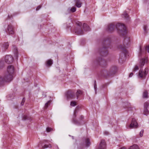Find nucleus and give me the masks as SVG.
<instances>
[{
  "label": "nucleus",
  "instance_id": "39448f33",
  "mask_svg": "<svg viewBox=\"0 0 149 149\" xmlns=\"http://www.w3.org/2000/svg\"><path fill=\"white\" fill-rule=\"evenodd\" d=\"M117 68L116 66H113L112 67L109 72L106 70H103L101 72L102 75L107 77L114 74L116 72Z\"/></svg>",
  "mask_w": 149,
  "mask_h": 149
},
{
  "label": "nucleus",
  "instance_id": "412c9836",
  "mask_svg": "<svg viewBox=\"0 0 149 149\" xmlns=\"http://www.w3.org/2000/svg\"><path fill=\"white\" fill-rule=\"evenodd\" d=\"M53 63L52 60L51 59H49L46 62V65L47 66H50Z\"/></svg>",
  "mask_w": 149,
  "mask_h": 149
},
{
  "label": "nucleus",
  "instance_id": "f8f14e48",
  "mask_svg": "<svg viewBox=\"0 0 149 149\" xmlns=\"http://www.w3.org/2000/svg\"><path fill=\"white\" fill-rule=\"evenodd\" d=\"M123 46L122 45H120L118 47V48L121 50L123 53L124 54V55L125 56L126 55H127L128 52L127 50L126 49V47L125 46V42H123Z\"/></svg>",
  "mask_w": 149,
  "mask_h": 149
},
{
  "label": "nucleus",
  "instance_id": "7c9ffc66",
  "mask_svg": "<svg viewBox=\"0 0 149 149\" xmlns=\"http://www.w3.org/2000/svg\"><path fill=\"white\" fill-rule=\"evenodd\" d=\"M4 65V61L3 60L0 61V68Z\"/></svg>",
  "mask_w": 149,
  "mask_h": 149
},
{
  "label": "nucleus",
  "instance_id": "49530a36",
  "mask_svg": "<svg viewBox=\"0 0 149 149\" xmlns=\"http://www.w3.org/2000/svg\"><path fill=\"white\" fill-rule=\"evenodd\" d=\"M132 109V108H131V107H129V108H128V110H129V109H130V110H131V109Z\"/></svg>",
  "mask_w": 149,
  "mask_h": 149
},
{
  "label": "nucleus",
  "instance_id": "864d4df0",
  "mask_svg": "<svg viewBox=\"0 0 149 149\" xmlns=\"http://www.w3.org/2000/svg\"><path fill=\"white\" fill-rule=\"evenodd\" d=\"M38 146H40V144H39L38 145Z\"/></svg>",
  "mask_w": 149,
  "mask_h": 149
},
{
  "label": "nucleus",
  "instance_id": "20e7f679",
  "mask_svg": "<svg viewBox=\"0 0 149 149\" xmlns=\"http://www.w3.org/2000/svg\"><path fill=\"white\" fill-rule=\"evenodd\" d=\"M91 144V142L89 138L84 137L81 139V142L78 145V149H83L84 146L88 147Z\"/></svg>",
  "mask_w": 149,
  "mask_h": 149
},
{
  "label": "nucleus",
  "instance_id": "f03ea898",
  "mask_svg": "<svg viewBox=\"0 0 149 149\" xmlns=\"http://www.w3.org/2000/svg\"><path fill=\"white\" fill-rule=\"evenodd\" d=\"M111 42V38L109 37H107L104 39L103 46L99 50V53L100 56H105L107 55V49L109 48L108 45H109Z\"/></svg>",
  "mask_w": 149,
  "mask_h": 149
},
{
  "label": "nucleus",
  "instance_id": "c756f323",
  "mask_svg": "<svg viewBox=\"0 0 149 149\" xmlns=\"http://www.w3.org/2000/svg\"><path fill=\"white\" fill-rule=\"evenodd\" d=\"M76 105V103L75 101H72L70 102V105L72 107H74Z\"/></svg>",
  "mask_w": 149,
  "mask_h": 149
},
{
  "label": "nucleus",
  "instance_id": "6e6552de",
  "mask_svg": "<svg viewBox=\"0 0 149 149\" xmlns=\"http://www.w3.org/2000/svg\"><path fill=\"white\" fill-rule=\"evenodd\" d=\"M95 63L97 65H99L103 68L105 67L107 65L106 61L101 58H99L97 59L95 62Z\"/></svg>",
  "mask_w": 149,
  "mask_h": 149
},
{
  "label": "nucleus",
  "instance_id": "4468645a",
  "mask_svg": "<svg viewBox=\"0 0 149 149\" xmlns=\"http://www.w3.org/2000/svg\"><path fill=\"white\" fill-rule=\"evenodd\" d=\"M138 126V124L136 119L134 118H133L129 126L131 128H137Z\"/></svg>",
  "mask_w": 149,
  "mask_h": 149
},
{
  "label": "nucleus",
  "instance_id": "5701e85b",
  "mask_svg": "<svg viewBox=\"0 0 149 149\" xmlns=\"http://www.w3.org/2000/svg\"><path fill=\"white\" fill-rule=\"evenodd\" d=\"M9 46V44L8 42H5L3 43L2 46V48L4 49H8Z\"/></svg>",
  "mask_w": 149,
  "mask_h": 149
},
{
  "label": "nucleus",
  "instance_id": "de8ad7c7",
  "mask_svg": "<svg viewBox=\"0 0 149 149\" xmlns=\"http://www.w3.org/2000/svg\"><path fill=\"white\" fill-rule=\"evenodd\" d=\"M96 84V81L95 80L94 81V84Z\"/></svg>",
  "mask_w": 149,
  "mask_h": 149
},
{
  "label": "nucleus",
  "instance_id": "dca6fc26",
  "mask_svg": "<svg viewBox=\"0 0 149 149\" xmlns=\"http://www.w3.org/2000/svg\"><path fill=\"white\" fill-rule=\"evenodd\" d=\"M148 61L147 57H145L144 58H142L140 60L139 63V66L140 68H142L145 63H147Z\"/></svg>",
  "mask_w": 149,
  "mask_h": 149
},
{
  "label": "nucleus",
  "instance_id": "7ed1b4c3",
  "mask_svg": "<svg viewBox=\"0 0 149 149\" xmlns=\"http://www.w3.org/2000/svg\"><path fill=\"white\" fill-rule=\"evenodd\" d=\"M115 28L120 35L124 36L127 33V30L124 25L120 23L115 24Z\"/></svg>",
  "mask_w": 149,
  "mask_h": 149
},
{
  "label": "nucleus",
  "instance_id": "e433bc0d",
  "mask_svg": "<svg viewBox=\"0 0 149 149\" xmlns=\"http://www.w3.org/2000/svg\"><path fill=\"white\" fill-rule=\"evenodd\" d=\"M143 130H141L140 131V135L141 137H142L143 136Z\"/></svg>",
  "mask_w": 149,
  "mask_h": 149
},
{
  "label": "nucleus",
  "instance_id": "09e8293b",
  "mask_svg": "<svg viewBox=\"0 0 149 149\" xmlns=\"http://www.w3.org/2000/svg\"><path fill=\"white\" fill-rule=\"evenodd\" d=\"M72 139H74V137L73 136H72Z\"/></svg>",
  "mask_w": 149,
  "mask_h": 149
},
{
  "label": "nucleus",
  "instance_id": "423d86ee",
  "mask_svg": "<svg viewBox=\"0 0 149 149\" xmlns=\"http://www.w3.org/2000/svg\"><path fill=\"white\" fill-rule=\"evenodd\" d=\"M76 24L77 26L76 28H74L73 29L72 28L71 29L76 34L78 35H81L83 34L84 32L81 29L82 23L80 22L77 21L76 22Z\"/></svg>",
  "mask_w": 149,
  "mask_h": 149
},
{
  "label": "nucleus",
  "instance_id": "6ab92c4d",
  "mask_svg": "<svg viewBox=\"0 0 149 149\" xmlns=\"http://www.w3.org/2000/svg\"><path fill=\"white\" fill-rule=\"evenodd\" d=\"M46 141V140H44L43 141V143H42L41 145V146L43 148H51L52 147L51 145L50 144H45L44 145V144L45 143V142Z\"/></svg>",
  "mask_w": 149,
  "mask_h": 149
},
{
  "label": "nucleus",
  "instance_id": "3c124183",
  "mask_svg": "<svg viewBox=\"0 0 149 149\" xmlns=\"http://www.w3.org/2000/svg\"><path fill=\"white\" fill-rule=\"evenodd\" d=\"M118 61H119V62H120V58H119V60H118Z\"/></svg>",
  "mask_w": 149,
  "mask_h": 149
},
{
  "label": "nucleus",
  "instance_id": "4be33fe9",
  "mask_svg": "<svg viewBox=\"0 0 149 149\" xmlns=\"http://www.w3.org/2000/svg\"><path fill=\"white\" fill-rule=\"evenodd\" d=\"M76 5L78 8H80L81 7V3L80 0H75Z\"/></svg>",
  "mask_w": 149,
  "mask_h": 149
},
{
  "label": "nucleus",
  "instance_id": "ddd939ff",
  "mask_svg": "<svg viewBox=\"0 0 149 149\" xmlns=\"http://www.w3.org/2000/svg\"><path fill=\"white\" fill-rule=\"evenodd\" d=\"M6 31V32L9 34H13L15 33L14 28L11 24L8 25L7 29Z\"/></svg>",
  "mask_w": 149,
  "mask_h": 149
},
{
  "label": "nucleus",
  "instance_id": "8fccbe9b",
  "mask_svg": "<svg viewBox=\"0 0 149 149\" xmlns=\"http://www.w3.org/2000/svg\"><path fill=\"white\" fill-rule=\"evenodd\" d=\"M74 112H76V114L77 113V111L76 110L74 111Z\"/></svg>",
  "mask_w": 149,
  "mask_h": 149
},
{
  "label": "nucleus",
  "instance_id": "2f4dec72",
  "mask_svg": "<svg viewBox=\"0 0 149 149\" xmlns=\"http://www.w3.org/2000/svg\"><path fill=\"white\" fill-rule=\"evenodd\" d=\"M46 130L48 132H49L53 130V129L49 127H47L46 129Z\"/></svg>",
  "mask_w": 149,
  "mask_h": 149
},
{
  "label": "nucleus",
  "instance_id": "c85d7f7f",
  "mask_svg": "<svg viewBox=\"0 0 149 149\" xmlns=\"http://www.w3.org/2000/svg\"><path fill=\"white\" fill-rule=\"evenodd\" d=\"M149 103L148 102H146L144 103V108H148V107Z\"/></svg>",
  "mask_w": 149,
  "mask_h": 149
},
{
  "label": "nucleus",
  "instance_id": "f257e3e1",
  "mask_svg": "<svg viewBox=\"0 0 149 149\" xmlns=\"http://www.w3.org/2000/svg\"><path fill=\"white\" fill-rule=\"evenodd\" d=\"M14 72V68L13 65L8 66L7 72L0 77V85H3L5 82H9L12 80Z\"/></svg>",
  "mask_w": 149,
  "mask_h": 149
},
{
  "label": "nucleus",
  "instance_id": "1a4fd4ad",
  "mask_svg": "<svg viewBox=\"0 0 149 149\" xmlns=\"http://www.w3.org/2000/svg\"><path fill=\"white\" fill-rule=\"evenodd\" d=\"M148 69L147 68H145L144 71H143L141 69H140L138 75V77L140 78L145 79L148 73Z\"/></svg>",
  "mask_w": 149,
  "mask_h": 149
},
{
  "label": "nucleus",
  "instance_id": "aec40b11",
  "mask_svg": "<svg viewBox=\"0 0 149 149\" xmlns=\"http://www.w3.org/2000/svg\"><path fill=\"white\" fill-rule=\"evenodd\" d=\"M83 27L85 31H89L91 30L90 28H89V26L85 23L83 24Z\"/></svg>",
  "mask_w": 149,
  "mask_h": 149
},
{
  "label": "nucleus",
  "instance_id": "72a5a7b5",
  "mask_svg": "<svg viewBox=\"0 0 149 149\" xmlns=\"http://www.w3.org/2000/svg\"><path fill=\"white\" fill-rule=\"evenodd\" d=\"M139 67L138 66H135L134 68V70H133V72H135L136 71L139 70Z\"/></svg>",
  "mask_w": 149,
  "mask_h": 149
},
{
  "label": "nucleus",
  "instance_id": "c03bdc74",
  "mask_svg": "<svg viewBox=\"0 0 149 149\" xmlns=\"http://www.w3.org/2000/svg\"><path fill=\"white\" fill-rule=\"evenodd\" d=\"M27 116H25L24 117V120H25L27 119Z\"/></svg>",
  "mask_w": 149,
  "mask_h": 149
},
{
  "label": "nucleus",
  "instance_id": "a878e982",
  "mask_svg": "<svg viewBox=\"0 0 149 149\" xmlns=\"http://www.w3.org/2000/svg\"><path fill=\"white\" fill-rule=\"evenodd\" d=\"M149 113L148 110V108H144L143 113L145 115H147Z\"/></svg>",
  "mask_w": 149,
  "mask_h": 149
},
{
  "label": "nucleus",
  "instance_id": "37998d69",
  "mask_svg": "<svg viewBox=\"0 0 149 149\" xmlns=\"http://www.w3.org/2000/svg\"><path fill=\"white\" fill-rule=\"evenodd\" d=\"M133 73L132 72H131L130 74V75H129V77H132V75H133Z\"/></svg>",
  "mask_w": 149,
  "mask_h": 149
},
{
  "label": "nucleus",
  "instance_id": "9d476101",
  "mask_svg": "<svg viewBox=\"0 0 149 149\" xmlns=\"http://www.w3.org/2000/svg\"><path fill=\"white\" fill-rule=\"evenodd\" d=\"M83 119L84 116L82 115H81L79 116V120L76 118H73L72 122L74 124L78 126H80L81 125V120Z\"/></svg>",
  "mask_w": 149,
  "mask_h": 149
},
{
  "label": "nucleus",
  "instance_id": "393cba45",
  "mask_svg": "<svg viewBox=\"0 0 149 149\" xmlns=\"http://www.w3.org/2000/svg\"><path fill=\"white\" fill-rule=\"evenodd\" d=\"M51 102V100L48 101L47 103H46L45 105L44 108L45 109H46L48 107L50 104V103Z\"/></svg>",
  "mask_w": 149,
  "mask_h": 149
},
{
  "label": "nucleus",
  "instance_id": "603ef678",
  "mask_svg": "<svg viewBox=\"0 0 149 149\" xmlns=\"http://www.w3.org/2000/svg\"><path fill=\"white\" fill-rule=\"evenodd\" d=\"M146 0H144V2H146Z\"/></svg>",
  "mask_w": 149,
  "mask_h": 149
},
{
  "label": "nucleus",
  "instance_id": "0eeeda50",
  "mask_svg": "<svg viewBox=\"0 0 149 149\" xmlns=\"http://www.w3.org/2000/svg\"><path fill=\"white\" fill-rule=\"evenodd\" d=\"M65 96L67 100L74 99L75 98V93L73 91L69 90L65 93Z\"/></svg>",
  "mask_w": 149,
  "mask_h": 149
},
{
  "label": "nucleus",
  "instance_id": "b1692460",
  "mask_svg": "<svg viewBox=\"0 0 149 149\" xmlns=\"http://www.w3.org/2000/svg\"><path fill=\"white\" fill-rule=\"evenodd\" d=\"M122 17L125 19H127L129 17V15L126 11L124 12V13L122 15Z\"/></svg>",
  "mask_w": 149,
  "mask_h": 149
},
{
  "label": "nucleus",
  "instance_id": "79ce46f5",
  "mask_svg": "<svg viewBox=\"0 0 149 149\" xmlns=\"http://www.w3.org/2000/svg\"><path fill=\"white\" fill-rule=\"evenodd\" d=\"M94 88H95V91H96V88H97V85L96 84H95L94 86Z\"/></svg>",
  "mask_w": 149,
  "mask_h": 149
},
{
  "label": "nucleus",
  "instance_id": "2eb2a0df",
  "mask_svg": "<svg viewBox=\"0 0 149 149\" xmlns=\"http://www.w3.org/2000/svg\"><path fill=\"white\" fill-rule=\"evenodd\" d=\"M5 61L8 64L11 63L13 61V58L10 55H6L5 58Z\"/></svg>",
  "mask_w": 149,
  "mask_h": 149
},
{
  "label": "nucleus",
  "instance_id": "a18cd8bd",
  "mask_svg": "<svg viewBox=\"0 0 149 149\" xmlns=\"http://www.w3.org/2000/svg\"><path fill=\"white\" fill-rule=\"evenodd\" d=\"M43 97H46V95L45 94V95H43Z\"/></svg>",
  "mask_w": 149,
  "mask_h": 149
},
{
  "label": "nucleus",
  "instance_id": "ea45409f",
  "mask_svg": "<svg viewBox=\"0 0 149 149\" xmlns=\"http://www.w3.org/2000/svg\"><path fill=\"white\" fill-rule=\"evenodd\" d=\"M41 5H39L36 8V10H39L41 8Z\"/></svg>",
  "mask_w": 149,
  "mask_h": 149
},
{
  "label": "nucleus",
  "instance_id": "4c0bfd02",
  "mask_svg": "<svg viewBox=\"0 0 149 149\" xmlns=\"http://www.w3.org/2000/svg\"><path fill=\"white\" fill-rule=\"evenodd\" d=\"M140 52L139 54V56H141V54H142V50L141 47L140 48Z\"/></svg>",
  "mask_w": 149,
  "mask_h": 149
},
{
  "label": "nucleus",
  "instance_id": "f704fd0d",
  "mask_svg": "<svg viewBox=\"0 0 149 149\" xmlns=\"http://www.w3.org/2000/svg\"><path fill=\"white\" fill-rule=\"evenodd\" d=\"M76 8L75 7H73L71 8L70 10L72 12L74 13L76 11Z\"/></svg>",
  "mask_w": 149,
  "mask_h": 149
},
{
  "label": "nucleus",
  "instance_id": "a211bd4d",
  "mask_svg": "<svg viewBox=\"0 0 149 149\" xmlns=\"http://www.w3.org/2000/svg\"><path fill=\"white\" fill-rule=\"evenodd\" d=\"M13 49H14V56L17 59L18 57V51L17 49V47L13 45Z\"/></svg>",
  "mask_w": 149,
  "mask_h": 149
},
{
  "label": "nucleus",
  "instance_id": "bb28decb",
  "mask_svg": "<svg viewBox=\"0 0 149 149\" xmlns=\"http://www.w3.org/2000/svg\"><path fill=\"white\" fill-rule=\"evenodd\" d=\"M143 97L144 98H147L148 97V93L146 91H145L143 94Z\"/></svg>",
  "mask_w": 149,
  "mask_h": 149
},
{
  "label": "nucleus",
  "instance_id": "c9c22d12",
  "mask_svg": "<svg viewBox=\"0 0 149 149\" xmlns=\"http://www.w3.org/2000/svg\"><path fill=\"white\" fill-rule=\"evenodd\" d=\"M25 98L24 97L23 98L22 101L21 103V104L22 106L24 104V102L25 101Z\"/></svg>",
  "mask_w": 149,
  "mask_h": 149
},
{
  "label": "nucleus",
  "instance_id": "473e14b6",
  "mask_svg": "<svg viewBox=\"0 0 149 149\" xmlns=\"http://www.w3.org/2000/svg\"><path fill=\"white\" fill-rule=\"evenodd\" d=\"M145 49L146 51L148 53H149V45L145 47Z\"/></svg>",
  "mask_w": 149,
  "mask_h": 149
},
{
  "label": "nucleus",
  "instance_id": "58836bf2",
  "mask_svg": "<svg viewBox=\"0 0 149 149\" xmlns=\"http://www.w3.org/2000/svg\"><path fill=\"white\" fill-rule=\"evenodd\" d=\"M77 115L76 114V112H74V115L73 118H76Z\"/></svg>",
  "mask_w": 149,
  "mask_h": 149
},
{
  "label": "nucleus",
  "instance_id": "9b49d317",
  "mask_svg": "<svg viewBox=\"0 0 149 149\" xmlns=\"http://www.w3.org/2000/svg\"><path fill=\"white\" fill-rule=\"evenodd\" d=\"M115 28V23H114L108 24L106 28L107 31L109 32L113 31Z\"/></svg>",
  "mask_w": 149,
  "mask_h": 149
},
{
  "label": "nucleus",
  "instance_id": "cd10ccee",
  "mask_svg": "<svg viewBox=\"0 0 149 149\" xmlns=\"http://www.w3.org/2000/svg\"><path fill=\"white\" fill-rule=\"evenodd\" d=\"M82 91L80 90H77V92L76 93V95L77 97V99L78 98L79 94H81Z\"/></svg>",
  "mask_w": 149,
  "mask_h": 149
},
{
  "label": "nucleus",
  "instance_id": "f3484780",
  "mask_svg": "<svg viewBox=\"0 0 149 149\" xmlns=\"http://www.w3.org/2000/svg\"><path fill=\"white\" fill-rule=\"evenodd\" d=\"M106 143L104 140L102 139L100 143L98 149H105L106 148Z\"/></svg>",
  "mask_w": 149,
  "mask_h": 149
},
{
  "label": "nucleus",
  "instance_id": "a19ab883",
  "mask_svg": "<svg viewBox=\"0 0 149 149\" xmlns=\"http://www.w3.org/2000/svg\"><path fill=\"white\" fill-rule=\"evenodd\" d=\"M147 26L145 25L143 27V29L145 32H146L147 30Z\"/></svg>",
  "mask_w": 149,
  "mask_h": 149
}]
</instances>
